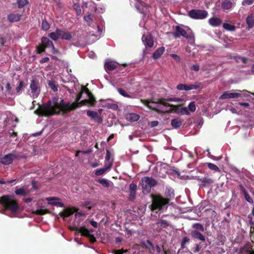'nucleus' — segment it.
Here are the masks:
<instances>
[{
  "label": "nucleus",
  "mask_w": 254,
  "mask_h": 254,
  "mask_svg": "<svg viewBox=\"0 0 254 254\" xmlns=\"http://www.w3.org/2000/svg\"><path fill=\"white\" fill-rule=\"evenodd\" d=\"M190 241V239L188 237H184L183 239V240H182L181 242V247L182 248H185V245L186 243H189Z\"/></svg>",
  "instance_id": "obj_58"
},
{
  "label": "nucleus",
  "mask_w": 254,
  "mask_h": 254,
  "mask_svg": "<svg viewBox=\"0 0 254 254\" xmlns=\"http://www.w3.org/2000/svg\"><path fill=\"white\" fill-rule=\"evenodd\" d=\"M205 164L206 165H207V167L211 170L217 172H220V170L218 167L214 165V164L212 163H206Z\"/></svg>",
  "instance_id": "obj_36"
},
{
  "label": "nucleus",
  "mask_w": 254,
  "mask_h": 254,
  "mask_svg": "<svg viewBox=\"0 0 254 254\" xmlns=\"http://www.w3.org/2000/svg\"><path fill=\"white\" fill-rule=\"evenodd\" d=\"M142 41L146 48H152L154 45V41L152 35L149 33L147 35L143 34L141 38Z\"/></svg>",
  "instance_id": "obj_13"
},
{
  "label": "nucleus",
  "mask_w": 254,
  "mask_h": 254,
  "mask_svg": "<svg viewBox=\"0 0 254 254\" xmlns=\"http://www.w3.org/2000/svg\"><path fill=\"white\" fill-rule=\"evenodd\" d=\"M30 88L31 89L33 97H37L40 90L39 81L36 79L32 80L31 84H30Z\"/></svg>",
  "instance_id": "obj_12"
},
{
  "label": "nucleus",
  "mask_w": 254,
  "mask_h": 254,
  "mask_svg": "<svg viewBox=\"0 0 254 254\" xmlns=\"http://www.w3.org/2000/svg\"><path fill=\"white\" fill-rule=\"evenodd\" d=\"M188 108H189V110L190 112H194L196 110V106L194 102H190L189 105V106H188Z\"/></svg>",
  "instance_id": "obj_55"
},
{
  "label": "nucleus",
  "mask_w": 254,
  "mask_h": 254,
  "mask_svg": "<svg viewBox=\"0 0 254 254\" xmlns=\"http://www.w3.org/2000/svg\"><path fill=\"white\" fill-rule=\"evenodd\" d=\"M69 229L70 230L75 232V234H77L80 233L81 235L84 232V230H86V228L85 227H81L80 228H78L76 226H72L69 227Z\"/></svg>",
  "instance_id": "obj_32"
},
{
  "label": "nucleus",
  "mask_w": 254,
  "mask_h": 254,
  "mask_svg": "<svg viewBox=\"0 0 254 254\" xmlns=\"http://www.w3.org/2000/svg\"><path fill=\"white\" fill-rule=\"evenodd\" d=\"M237 92H230L229 91L224 92L219 97V99L224 100L226 99H236L241 97L242 91L240 90H237ZM243 92H248L247 90H243Z\"/></svg>",
  "instance_id": "obj_9"
},
{
  "label": "nucleus",
  "mask_w": 254,
  "mask_h": 254,
  "mask_svg": "<svg viewBox=\"0 0 254 254\" xmlns=\"http://www.w3.org/2000/svg\"><path fill=\"white\" fill-rule=\"evenodd\" d=\"M80 92H82V93H86V94H87V96L92 94V93L91 92L89 89H88L87 88L85 87L83 85L81 87V90H80Z\"/></svg>",
  "instance_id": "obj_54"
},
{
  "label": "nucleus",
  "mask_w": 254,
  "mask_h": 254,
  "mask_svg": "<svg viewBox=\"0 0 254 254\" xmlns=\"http://www.w3.org/2000/svg\"><path fill=\"white\" fill-rule=\"evenodd\" d=\"M18 7H23L27 3V0H17Z\"/></svg>",
  "instance_id": "obj_59"
},
{
  "label": "nucleus",
  "mask_w": 254,
  "mask_h": 254,
  "mask_svg": "<svg viewBox=\"0 0 254 254\" xmlns=\"http://www.w3.org/2000/svg\"><path fill=\"white\" fill-rule=\"evenodd\" d=\"M142 246H143V248L148 250L151 254H153V252L155 251L156 246H153L152 243L149 240H147L146 242L142 243Z\"/></svg>",
  "instance_id": "obj_21"
},
{
  "label": "nucleus",
  "mask_w": 254,
  "mask_h": 254,
  "mask_svg": "<svg viewBox=\"0 0 254 254\" xmlns=\"http://www.w3.org/2000/svg\"><path fill=\"white\" fill-rule=\"evenodd\" d=\"M117 90H118L119 93L120 94L123 96H124L125 97L128 98H131V96L129 95V94L128 93H127V92L126 90H125L124 89L119 88L117 89Z\"/></svg>",
  "instance_id": "obj_45"
},
{
  "label": "nucleus",
  "mask_w": 254,
  "mask_h": 254,
  "mask_svg": "<svg viewBox=\"0 0 254 254\" xmlns=\"http://www.w3.org/2000/svg\"><path fill=\"white\" fill-rule=\"evenodd\" d=\"M254 2V0H243L242 2L243 5H249L252 4Z\"/></svg>",
  "instance_id": "obj_60"
},
{
  "label": "nucleus",
  "mask_w": 254,
  "mask_h": 254,
  "mask_svg": "<svg viewBox=\"0 0 254 254\" xmlns=\"http://www.w3.org/2000/svg\"><path fill=\"white\" fill-rule=\"evenodd\" d=\"M45 49L46 48L41 45L36 47V51L38 54H41L45 51Z\"/></svg>",
  "instance_id": "obj_56"
},
{
  "label": "nucleus",
  "mask_w": 254,
  "mask_h": 254,
  "mask_svg": "<svg viewBox=\"0 0 254 254\" xmlns=\"http://www.w3.org/2000/svg\"><path fill=\"white\" fill-rule=\"evenodd\" d=\"M183 98H158L157 100V103L159 105H162L165 107H174L176 109L175 113H179V108L177 106L173 104H170L168 102H182L183 101Z\"/></svg>",
  "instance_id": "obj_5"
},
{
  "label": "nucleus",
  "mask_w": 254,
  "mask_h": 254,
  "mask_svg": "<svg viewBox=\"0 0 254 254\" xmlns=\"http://www.w3.org/2000/svg\"><path fill=\"white\" fill-rule=\"evenodd\" d=\"M75 211V210L74 209L70 207H67L64 209L63 211L60 212V214H60V216L64 218L71 216Z\"/></svg>",
  "instance_id": "obj_24"
},
{
  "label": "nucleus",
  "mask_w": 254,
  "mask_h": 254,
  "mask_svg": "<svg viewBox=\"0 0 254 254\" xmlns=\"http://www.w3.org/2000/svg\"><path fill=\"white\" fill-rule=\"evenodd\" d=\"M20 15L18 14L11 13L7 16V19L10 22H15L18 21L20 19Z\"/></svg>",
  "instance_id": "obj_31"
},
{
  "label": "nucleus",
  "mask_w": 254,
  "mask_h": 254,
  "mask_svg": "<svg viewBox=\"0 0 254 254\" xmlns=\"http://www.w3.org/2000/svg\"><path fill=\"white\" fill-rule=\"evenodd\" d=\"M156 224L160 228H167L169 226L168 221L165 220H161L160 221H157Z\"/></svg>",
  "instance_id": "obj_37"
},
{
  "label": "nucleus",
  "mask_w": 254,
  "mask_h": 254,
  "mask_svg": "<svg viewBox=\"0 0 254 254\" xmlns=\"http://www.w3.org/2000/svg\"><path fill=\"white\" fill-rule=\"evenodd\" d=\"M82 236L84 237H87V238H88L90 243L92 244L95 243L96 241V238L94 237V235L89 234V231L87 229L84 230V232L82 234Z\"/></svg>",
  "instance_id": "obj_29"
},
{
  "label": "nucleus",
  "mask_w": 254,
  "mask_h": 254,
  "mask_svg": "<svg viewBox=\"0 0 254 254\" xmlns=\"http://www.w3.org/2000/svg\"><path fill=\"white\" fill-rule=\"evenodd\" d=\"M246 22L249 29L253 28L254 25V16L253 15H249L246 18Z\"/></svg>",
  "instance_id": "obj_33"
},
{
  "label": "nucleus",
  "mask_w": 254,
  "mask_h": 254,
  "mask_svg": "<svg viewBox=\"0 0 254 254\" xmlns=\"http://www.w3.org/2000/svg\"><path fill=\"white\" fill-rule=\"evenodd\" d=\"M18 157V155L15 153V152H13L0 157V163L4 165H9L12 163L13 160Z\"/></svg>",
  "instance_id": "obj_8"
},
{
  "label": "nucleus",
  "mask_w": 254,
  "mask_h": 254,
  "mask_svg": "<svg viewBox=\"0 0 254 254\" xmlns=\"http://www.w3.org/2000/svg\"><path fill=\"white\" fill-rule=\"evenodd\" d=\"M243 193H244L245 197L246 200L250 202V203H253V200L251 196L249 195L247 191L245 190V189H243Z\"/></svg>",
  "instance_id": "obj_49"
},
{
  "label": "nucleus",
  "mask_w": 254,
  "mask_h": 254,
  "mask_svg": "<svg viewBox=\"0 0 254 254\" xmlns=\"http://www.w3.org/2000/svg\"><path fill=\"white\" fill-rule=\"evenodd\" d=\"M41 27L44 31H47L50 28V26L48 21L46 20H43L41 23Z\"/></svg>",
  "instance_id": "obj_47"
},
{
  "label": "nucleus",
  "mask_w": 254,
  "mask_h": 254,
  "mask_svg": "<svg viewBox=\"0 0 254 254\" xmlns=\"http://www.w3.org/2000/svg\"><path fill=\"white\" fill-rule=\"evenodd\" d=\"M173 108H170L168 110L164 111L160 109V111L162 112L161 113H157L159 114H169L172 113L174 111L175 112L176 109L174 107H172Z\"/></svg>",
  "instance_id": "obj_53"
},
{
  "label": "nucleus",
  "mask_w": 254,
  "mask_h": 254,
  "mask_svg": "<svg viewBox=\"0 0 254 254\" xmlns=\"http://www.w3.org/2000/svg\"><path fill=\"white\" fill-rule=\"evenodd\" d=\"M192 227L195 229V230L198 231H200L201 232H203L204 230L203 226L201 223H195L193 224V225L192 226Z\"/></svg>",
  "instance_id": "obj_41"
},
{
  "label": "nucleus",
  "mask_w": 254,
  "mask_h": 254,
  "mask_svg": "<svg viewBox=\"0 0 254 254\" xmlns=\"http://www.w3.org/2000/svg\"><path fill=\"white\" fill-rule=\"evenodd\" d=\"M41 45L46 48H52L53 53H56L57 51L55 48L54 45L48 38L45 37L41 38Z\"/></svg>",
  "instance_id": "obj_15"
},
{
  "label": "nucleus",
  "mask_w": 254,
  "mask_h": 254,
  "mask_svg": "<svg viewBox=\"0 0 254 254\" xmlns=\"http://www.w3.org/2000/svg\"><path fill=\"white\" fill-rule=\"evenodd\" d=\"M233 6V3L230 0H223L221 2V8L225 11L230 10Z\"/></svg>",
  "instance_id": "obj_26"
},
{
  "label": "nucleus",
  "mask_w": 254,
  "mask_h": 254,
  "mask_svg": "<svg viewBox=\"0 0 254 254\" xmlns=\"http://www.w3.org/2000/svg\"><path fill=\"white\" fill-rule=\"evenodd\" d=\"M179 111L178 113H181L182 115H190V112L186 107L179 108L178 110Z\"/></svg>",
  "instance_id": "obj_52"
},
{
  "label": "nucleus",
  "mask_w": 254,
  "mask_h": 254,
  "mask_svg": "<svg viewBox=\"0 0 254 254\" xmlns=\"http://www.w3.org/2000/svg\"><path fill=\"white\" fill-rule=\"evenodd\" d=\"M157 181L152 177H144L142 178L140 185L142 187V191L145 194L149 193L151 191L152 187L156 186Z\"/></svg>",
  "instance_id": "obj_4"
},
{
  "label": "nucleus",
  "mask_w": 254,
  "mask_h": 254,
  "mask_svg": "<svg viewBox=\"0 0 254 254\" xmlns=\"http://www.w3.org/2000/svg\"><path fill=\"white\" fill-rule=\"evenodd\" d=\"M58 34L59 38L67 41L71 40L72 38L71 33L66 30H63L58 28Z\"/></svg>",
  "instance_id": "obj_14"
},
{
  "label": "nucleus",
  "mask_w": 254,
  "mask_h": 254,
  "mask_svg": "<svg viewBox=\"0 0 254 254\" xmlns=\"http://www.w3.org/2000/svg\"><path fill=\"white\" fill-rule=\"evenodd\" d=\"M23 87V81L21 80L19 81L18 85L16 88V94H20L21 93L22 89Z\"/></svg>",
  "instance_id": "obj_50"
},
{
  "label": "nucleus",
  "mask_w": 254,
  "mask_h": 254,
  "mask_svg": "<svg viewBox=\"0 0 254 254\" xmlns=\"http://www.w3.org/2000/svg\"><path fill=\"white\" fill-rule=\"evenodd\" d=\"M140 116L134 113H131L128 115V119L132 122H135L139 120Z\"/></svg>",
  "instance_id": "obj_42"
},
{
  "label": "nucleus",
  "mask_w": 254,
  "mask_h": 254,
  "mask_svg": "<svg viewBox=\"0 0 254 254\" xmlns=\"http://www.w3.org/2000/svg\"><path fill=\"white\" fill-rule=\"evenodd\" d=\"M97 182L101 184L105 188H108L109 187V182L105 179H100L97 181Z\"/></svg>",
  "instance_id": "obj_43"
},
{
  "label": "nucleus",
  "mask_w": 254,
  "mask_h": 254,
  "mask_svg": "<svg viewBox=\"0 0 254 254\" xmlns=\"http://www.w3.org/2000/svg\"><path fill=\"white\" fill-rule=\"evenodd\" d=\"M135 1H136L134 4L135 7L137 10H138V11H140L141 8L142 7L143 2H142L141 0H135Z\"/></svg>",
  "instance_id": "obj_48"
},
{
  "label": "nucleus",
  "mask_w": 254,
  "mask_h": 254,
  "mask_svg": "<svg viewBox=\"0 0 254 254\" xmlns=\"http://www.w3.org/2000/svg\"><path fill=\"white\" fill-rule=\"evenodd\" d=\"M127 252V250H124L123 249L116 250L114 251V254H123L124 253Z\"/></svg>",
  "instance_id": "obj_64"
},
{
  "label": "nucleus",
  "mask_w": 254,
  "mask_h": 254,
  "mask_svg": "<svg viewBox=\"0 0 254 254\" xmlns=\"http://www.w3.org/2000/svg\"><path fill=\"white\" fill-rule=\"evenodd\" d=\"M49 86L54 92H56L58 90V87L56 83V81L54 80H50L49 81Z\"/></svg>",
  "instance_id": "obj_44"
},
{
  "label": "nucleus",
  "mask_w": 254,
  "mask_h": 254,
  "mask_svg": "<svg viewBox=\"0 0 254 254\" xmlns=\"http://www.w3.org/2000/svg\"><path fill=\"white\" fill-rule=\"evenodd\" d=\"M184 120L179 118L172 119L171 121V125L175 128H179L182 124L183 123Z\"/></svg>",
  "instance_id": "obj_28"
},
{
  "label": "nucleus",
  "mask_w": 254,
  "mask_h": 254,
  "mask_svg": "<svg viewBox=\"0 0 254 254\" xmlns=\"http://www.w3.org/2000/svg\"><path fill=\"white\" fill-rule=\"evenodd\" d=\"M222 23V20L218 17H212L208 19V23L213 27H219Z\"/></svg>",
  "instance_id": "obj_22"
},
{
  "label": "nucleus",
  "mask_w": 254,
  "mask_h": 254,
  "mask_svg": "<svg viewBox=\"0 0 254 254\" xmlns=\"http://www.w3.org/2000/svg\"><path fill=\"white\" fill-rule=\"evenodd\" d=\"M46 200L49 201V204L56 206L58 207H64L65 205L63 203L60 201L61 199L56 197H48L46 198Z\"/></svg>",
  "instance_id": "obj_16"
},
{
  "label": "nucleus",
  "mask_w": 254,
  "mask_h": 254,
  "mask_svg": "<svg viewBox=\"0 0 254 254\" xmlns=\"http://www.w3.org/2000/svg\"><path fill=\"white\" fill-rule=\"evenodd\" d=\"M247 254H254V243L252 245L247 244L245 246Z\"/></svg>",
  "instance_id": "obj_40"
},
{
  "label": "nucleus",
  "mask_w": 254,
  "mask_h": 254,
  "mask_svg": "<svg viewBox=\"0 0 254 254\" xmlns=\"http://www.w3.org/2000/svg\"><path fill=\"white\" fill-rule=\"evenodd\" d=\"M201 83L195 82L194 84H187L184 83H180L177 85V89L179 91H190L192 89H196L200 87Z\"/></svg>",
  "instance_id": "obj_10"
},
{
  "label": "nucleus",
  "mask_w": 254,
  "mask_h": 254,
  "mask_svg": "<svg viewBox=\"0 0 254 254\" xmlns=\"http://www.w3.org/2000/svg\"><path fill=\"white\" fill-rule=\"evenodd\" d=\"M141 102L146 107H147L148 108H149L150 110H152L154 111H155L157 113H161L162 112L160 111V106L157 105L156 106H153L151 104H159L158 103H157L156 101H152L151 100H146V99H141L140 100Z\"/></svg>",
  "instance_id": "obj_11"
},
{
  "label": "nucleus",
  "mask_w": 254,
  "mask_h": 254,
  "mask_svg": "<svg viewBox=\"0 0 254 254\" xmlns=\"http://www.w3.org/2000/svg\"><path fill=\"white\" fill-rule=\"evenodd\" d=\"M111 153L109 150H106V155L105 157V160L108 161L111 159Z\"/></svg>",
  "instance_id": "obj_61"
},
{
  "label": "nucleus",
  "mask_w": 254,
  "mask_h": 254,
  "mask_svg": "<svg viewBox=\"0 0 254 254\" xmlns=\"http://www.w3.org/2000/svg\"><path fill=\"white\" fill-rule=\"evenodd\" d=\"M197 180L198 182L200 183V186L202 187H206L207 185L212 184L213 183V180L208 177H204L202 178L198 177Z\"/></svg>",
  "instance_id": "obj_19"
},
{
  "label": "nucleus",
  "mask_w": 254,
  "mask_h": 254,
  "mask_svg": "<svg viewBox=\"0 0 254 254\" xmlns=\"http://www.w3.org/2000/svg\"><path fill=\"white\" fill-rule=\"evenodd\" d=\"M191 236L194 239L200 240L203 242L206 240L205 236L200 232L197 230H192L191 232Z\"/></svg>",
  "instance_id": "obj_20"
},
{
  "label": "nucleus",
  "mask_w": 254,
  "mask_h": 254,
  "mask_svg": "<svg viewBox=\"0 0 254 254\" xmlns=\"http://www.w3.org/2000/svg\"><path fill=\"white\" fill-rule=\"evenodd\" d=\"M173 35L175 38H179L182 36L191 41H194V40L193 34H188L186 31L179 26L175 27V30L173 33Z\"/></svg>",
  "instance_id": "obj_6"
},
{
  "label": "nucleus",
  "mask_w": 254,
  "mask_h": 254,
  "mask_svg": "<svg viewBox=\"0 0 254 254\" xmlns=\"http://www.w3.org/2000/svg\"><path fill=\"white\" fill-rule=\"evenodd\" d=\"M89 99H86L88 100H89V105L91 106H93L96 104V99L93 94L90 95L88 96Z\"/></svg>",
  "instance_id": "obj_46"
},
{
  "label": "nucleus",
  "mask_w": 254,
  "mask_h": 254,
  "mask_svg": "<svg viewBox=\"0 0 254 254\" xmlns=\"http://www.w3.org/2000/svg\"><path fill=\"white\" fill-rule=\"evenodd\" d=\"M165 196H166L165 198H169V201H170L171 199L174 196V190L170 189H167L166 191H165Z\"/></svg>",
  "instance_id": "obj_35"
},
{
  "label": "nucleus",
  "mask_w": 254,
  "mask_h": 254,
  "mask_svg": "<svg viewBox=\"0 0 254 254\" xmlns=\"http://www.w3.org/2000/svg\"><path fill=\"white\" fill-rule=\"evenodd\" d=\"M5 88L6 89L7 94H10V95H12L13 94L12 91V88H11L10 84L9 83L7 82L6 83Z\"/></svg>",
  "instance_id": "obj_57"
},
{
  "label": "nucleus",
  "mask_w": 254,
  "mask_h": 254,
  "mask_svg": "<svg viewBox=\"0 0 254 254\" xmlns=\"http://www.w3.org/2000/svg\"><path fill=\"white\" fill-rule=\"evenodd\" d=\"M48 36L52 40H54L55 41H57V40L59 39V36L58 34V28H56V31L50 33Z\"/></svg>",
  "instance_id": "obj_38"
},
{
  "label": "nucleus",
  "mask_w": 254,
  "mask_h": 254,
  "mask_svg": "<svg viewBox=\"0 0 254 254\" xmlns=\"http://www.w3.org/2000/svg\"><path fill=\"white\" fill-rule=\"evenodd\" d=\"M152 210H161L164 207H166L169 202V198H165L160 195H152Z\"/></svg>",
  "instance_id": "obj_3"
},
{
  "label": "nucleus",
  "mask_w": 254,
  "mask_h": 254,
  "mask_svg": "<svg viewBox=\"0 0 254 254\" xmlns=\"http://www.w3.org/2000/svg\"><path fill=\"white\" fill-rule=\"evenodd\" d=\"M15 193L18 196H25L29 194L30 191L27 190L26 187H23L20 189H16Z\"/></svg>",
  "instance_id": "obj_23"
},
{
  "label": "nucleus",
  "mask_w": 254,
  "mask_h": 254,
  "mask_svg": "<svg viewBox=\"0 0 254 254\" xmlns=\"http://www.w3.org/2000/svg\"><path fill=\"white\" fill-rule=\"evenodd\" d=\"M86 115L92 119L96 121L99 124L102 123V119L97 112L94 111L87 110V111H86Z\"/></svg>",
  "instance_id": "obj_18"
},
{
  "label": "nucleus",
  "mask_w": 254,
  "mask_h": 254,
  "mask_svg": "<svg viewBox=\"0 0 254 254\" xmlns=\"http://www.w3.org/2000/svg\"><path fill=\"white\" fill-rule=\"evenodd\" d=\"M218 239L220 243V245H223L226 241V238L225 236L221 234H219L218 235Z\"/></svg>",
  "instance_id": "obj_51"
},
{
  "label": "nucleus",
  "mask_w": 254,
  "mask_h": 254,
  "mask_svg": "<svg viewBox=\"0 0 254 254\" xmlns=\"http://www.w3.org/2000/svg\"><path fill=\"white\" fill-rule=\"evenodd\" d=\"M117 68V65L114 62H109L105 63V69L107 72L110 71H112Z\"/></svg>",
  "instance_id": "obj_27"
},
{
  "label": "nucleus",
  "mask_w": 254,
  "mask_h": 254,
  "mask_svg": "<svg viewBox=\"0 0 254 254\" xmlns=\"http://www.w3.org/2000/svg\"><path fill=\"white\" fill-rule=\"evenodd\" d=\"M0 204L5 210L10 211L12 213H16L19 209V205L14 195H2L0 197Z\"/></svg>",
  "instance_id": "obj_2"
},
{
  "label": "nucleus",
  "mask_w": 254,
  "mask_h": 254,
  "mask_svg": "<svg viewBox=\"0 0 254 254\" xmlns=\"http://www.w3.org/2000/svg\"><path fill=\"white\" fill-rule=\"evenodd\" d=\"M188 15L192 19H203L207 17L208 12L206 10L194 9L190 10Z\"/></svg>",
  "instance_id": "obj_7"
},
{
  "label": "nucleus",
  "mask_w": 254,
  "mask_h": 254,
  "mask_svg": "<svg viewBox=\"0 0 254 254\" xmlns=\"http://www.w3.org/2000/svg\"><path fill=\"white\" fill-rule=\"evenodd\" d=\"M89 100L85 99L78 102L65 103L63 99L59 100L58 98H52V101L49 100L46 104L39 106L38 109L35 111L38 115L42 117H50L54 115H59L62 113L65 115L82 105H89Z\"/></svg>",
  "instance_id": "obj_1"
},
{
  "label": "nucleus",
  "mask_w": 254,
  "mask_h": 254,
  "mask_svg": "<svg viewBox=\"0 0 254 254\" xmlns=\"http://www.w3.org/2000/svg\"><path fill=\"white\" fill-rule=\"evenodd\" d=\"M112 166V162L109 163V164L107 167L102 168L100 169L96 170L94 172L96 176H100L104 175L105 173L108 170H109L110 168H111Z\"/></svg>",
  "instance_id": "obj_25"
},
{
  "label": "nucleus",
  "mask_w": 254,
  "mask_h": 254,
  "mask_svg": "<svg viewBox=\"0 0 254 254\" xmlns=\"http://www.w3.org/2000/svg\"><path fill=\"white\" fill-rule=\"evenodd\" d=\"M165 48L163 47L158 48L155 53L152 54V58L154 59H157L161 57L163 53L164 52Z\"/></svg>",
  "instance_id": "obj_30"
},
{
  "label": "nucleus",
  "mask_w": 254,
  "mask_h": 254,
  "mask_svg": "<svg viewBox=\"0 0 254 254\" xmlns=\"http://www.w3.org/2000/svg\"><path fill=\"white\" fill-rule=\"evenodd\" d=\"M223 27L226 30L229 31H234L236 29V27L233 25H231L228 23H224Z\"/></svg>",
  "instance_id": "obj_39"
},
{
  "label": "nucleus",
  "mask_w": 254,
  "mask_h": 254,
  "mask_svg": "<svg viewBox=\"0 0 254 254\" xmlns=\"http://www.w3.org/2000/svg\"><path fill=\"white\" fill-rule=\"evenodd\" d=\"M149 125L152 127H155L158 125V122L157 121H153L150 122Z\"/></svg>",
  "instance_id": "obj_63"
},
{
  "label": "nucleus",
  "mask_w": 254,
  "mask_h": 254,
  "mask_svg": "<svg viewBox=\"0 0 254 254\" xmlns=\"http://www.w3.org/2000/svg\"><path fill=\"white\" fill-rule=\"evenodd\" d=\"M34 214L38 215H43L46 214H50V211L47 209H38L33 212Z\"/></svg>",
  "instance_id": "obj_34"
},
{
  "label": "nucleus",
  "mask_w": 254,
  "mask_h": 254,
  "mask_svg": "<svg viewBox=\"0 0 254 254\" xmlns=\"http://www.w3.org/2000/svg\"><path fill=\"white\" fill-rule=\"evenodd\" d=\"M201 247L200 244H196L195 248H194L193 253H196L199 252L201 250Z\"/></svg>",
  "instance_id": "obj_62"
},
{
  "label": "nucleus",
  "mask_w": 254,
  "mask_h": 254,
  "mask_svg": "<svg viewBox=\"0 0 254 254\" xmlns=\"http://www.w3.org/2000/svg\"><path fill=\"white\" fill-rule=\"evenodd\" d=\"M137 186L134 183H131L129 188L128 200L129 201H133L136 197V191Z\"/></svg>",
  "instance_id": "obj_17"
}]
</instances>
